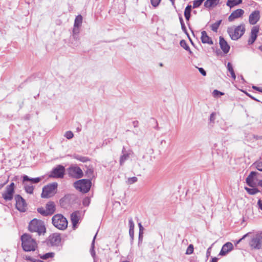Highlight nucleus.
I'll return each instance as SVG.
<instances>
[{
	"label": "nucleus",
	"instance_id": "nucleus-30",
	"mask_svg": "<svg viewBox=\"0 0 262 262\" xmlns=\"http://www.w3.org/2000/svg\"><path fill=\"white\" fill-rule=\"evenodd\" d=\"M222 20H219L211 26V30L214 32H217V29L221 24Z\"/></svg>",
	"mask_w": 262,
	"mask_h": 262
},
{
	"label": "nucleus",
	"instance_id": "nucleus-52",
	"mask_svg": "<svg viewBox=\"0 0 262 262\" xmlns=\"http://www.w3.org/2000/svg\"><path fill=\"white\" fill-rule=\"evenodd\" d=\"M257 205L258 206V207L262 210V200H259L257 202Z\"/></svg>",
	"mask_w": 262,
	"mask_h": 262
},
{
	"label": "nucleus",
	"instance_id": "nucleus-63",
	"mask_svg": "<svg viewBox=\"0 0 262 262\" xmlns=\"http://www.w3.org/2000/svg\"><path fill=\"white\" fill-rule=\"evenodd\" d=\"M259 49L261 50L262 51V46L259 47Z\"/></svg>",
	"mask_w": 262,
	"mask_h": 262
},
{
	"label": "nucleus",
	"instance_id": "nucleus-49",
	"mask_svg": "<svg viewBox=\"0 0 262 262\" xmlns=\"http://www.w3.org/2000/svg\"><path fill=\"white\" fill-rule=\"evenodd\" d=\"M198 70L199 71V72L203 75V76H206V71L204 70V69L202 68H198Z\"/></svg>",
	"mask_w": 262,
	"mask_h": 262
},
{
	"label": "nucleus",
	"instance_id": "nucleus-53",
	"mask_svg": "<svg viewBox=\"0 0 262 262\" xmlns=\"http://www.w3.org/2000/svg\"><path fill=\"white\" fill-rule=\"evenodd\" d=\"M181 28H182V30H183L184 32L186 33V30H186V27H185V26L184 23H182V24H181Z\"/></svg>",
	"mask_w": 262,
	"mask_h": 262
},
{
	"label": "nucleus",
	"instance_id": "nucleus-10",
	"mask_svg": "<svg viewBox=\"0 0 262 262\" xmlns=\"http://www.w3.org/2000/svg\"><path fill=\"white\" fill-rule=\"evenodd\" d=\"M68 172L69 175L74 178L79 179L83 176L82 170L78 166H71Z\"/></svg>",
	"mask_w": 262,
	"mask_h": 262
},
{
	"label": "nucleus",
	"instance_id": "nucleus-35",
	"mask_svg": "<svg viewBox=\"0 0 262 262\" xmlns=\"http://www.w3.org/2000/svg\"><path fill=\"white\" fill-rule=\"evenodd\" d=\"M37 211L39 213H40L41 215H42L43 216L50 215L49 214H48V212L47 211L46 208H44L43 207L38 208L37 209Z\"/></svg>",
	"mask_w": 262,
	"mask_h": 262
},
{
	"label": "nucleus",
	"instance_id": "nucleus-58",
	"mask_svg": "<svg viewBox=\"0 0 262 262\" xmlns=\"http://www.w3.org/2000/svg\"><path fill=\"white\" fill-rule=\"evenodd\" d=\"M211 249V247H209L207 251V256H208L210 255V250Z\"/></svg>",
	"mask_w": 262,
	"mask_h": 262
},
{
	"label": "nucleus",
	"instance_id": "nucleus-6",
	"mask_svg": "<svg viewBox=\"0 0 262 262\" xmlns=\"http://www.w3.org/2000/svg\"><path fill=\"white\" fill-rule=\"evenodd\" d=\"M74 186L79 191L86 193L90 189L91 181L86 179L79 180L74 183Z\"/></svg>",
	"mask_w": 262,
	"mask_h": 262
},
{
	"label": "nucleus",
	"instance_id": "nucleus-43",
	"mask_svg": "<svg viewBox=\"0 0 262 262\" xmlns=\"http://www.w3.org/2000/svg\"><path fill=\"white\" fill-rule=\"evenodd\" d=\"M152 6L157 7L160 4L161 0H150Z\"/></svg>",
	"mask_w": 262,
	"mask_h": 262
},
{
	"label": "nucleus",
	"instance_id": "nucleus-36",
	"mask_svg": "<svg viewBox=\"0 0 262 262\" xmlns=\"http://www.w3.org/2000/svg\"><path fill=\"white\" fill-rule=\"evenodd\" d=\"M137 181H138L137 178L136 177H133L132 178H128L127 180L126 181V182L128 185H132V184L136 183V182H137Z\"/></svg>",
	"mask_w": 262,
	"mask_h": 262
},
{
	"label": "nucleus",
	"instance_id": "nucleus-54",
	"mask_svg": "<svg viewBox=\"0 0 262 262\" xmlns=\"http://www.w3.org/2000/svg\"><path fill=\"white\" fill-rule=\"evenodd\" d=\"M256 186H258L260 188H261V191H262V180L258 181V182H257V183L256 184Z\"/></svg>",
	"mask_w": 262,
	"mask_h": 262
},
{
	"label": "nucleus",
	"instance_id": "nucleus-46",
	"mask_svg": "<svg viewBox=\"0 0 262 262\" xmlns=\"http://www.w3.org/2000/svg\"><path fill=\"white\" fill-rule=\"evenodd\" d=\"M256 37H256L255 36H252L251 35L250 37L248 40V43L250 45L252 44L256 40Z\"/></svg>",
	"mask_w": 262,
	"mask_h": 262
},
{
	"label": "nucleus",
	"instance_id": "nucleus-32",
	"mask_svg": "<svg viewBox=\"0 0 262 262\" xmlns=\"http://www.w3.org/2000/svg\"><path fill=\"white\" fill-rule=\"evenodd\" d=\"M129 158V154H123L120 158V164L122 165L125 161Z\"/></svg>",
	"mask_w": 262,
	"mask_h": 262
},
{
	"label": "nucleus",
	"instance_id": "nucleus-47",
	"mask_svg": "<svg viewBox=\"0 0 262 262\" xmlns=\"http://www.w3.org/2000/svg\"><path fill=\"white\" fill-rule=\"evenodd\" d=\"M256 167L259 171H262V162L256 163Z\"/></svg>",
	"mask_w": 262,
	"mask_h": 262
},
{
	"label": "nucleus",
	"instance_id": "nucleus-14",
	"mask_svg": "<svg viewBox=\"0 0 262 262\" xmlns=\"http://www.w3.org/2000/svg\"><path fill=\"white\" fill-rule=\"evenodd\" d=\"M260 18V12L258 10H255L249 15V22L251 25H255Z\"/></svg>",
	"mask_w": 262,
	"mask_h": 262
},
{
	"label": "nucleus",
	"instance_id": "nucleus-22",
	"mask_svg": "<svg viewBox=\"0 0 262 262\" xmlns=\"http://www.w3.org/2000/svg\"><path fill=\"white\" fill-rule=\"evenodd\" d=\"M242 0H227L226 5L230 8H232L242 4Z\"/></svg>",
	"mask_w": 262,
	"mask_h": 262
},
{
	"label": "nucleus",
	"instance_id": "nucleus-44",
	"mask_svg": "<svg viewBox=\"0 0 262 262\" xmlns=\"http://www.w3.org/2000/svg\"><path fill=\"white\" fill-rule=\"evenodd\" d=\"M128 225H129V229L134 230L135 224H134V223L133 222L132 218H131V217L129 219Z\"/></svg>",
	"mask_w": 262,
	"mask_h": 262
},
{
	"label": "nucleus",
	"instance_id": "nucleus-16",
	"mask_svg": "<svg viewBox=\"0 0 262 262\" xmlns=\"http://www.w3.org/2000/svg\"><path fill=\"white\" fill-rule=\"evenodd\" d=\"M219 43L223 52L225 54L228 53L230 50V46L228 44L227 42L222 36L220 37Z\"/></svg>",
	"mask_w": 262,
	"mask_h": 262
},
{
	"label": "nucleus",
	"instance_id": "nucleus-31",
	"mask_svg": "<svg viewBox=\"0 0 262 262\" xmlns=\"http://www.w3.org/2000/svg\"><path fill=\"white\" fill-rule=\"evenodd\" d=\"M74 158L82 162H86L89 161V159L87 157L79 155L74 156Z\"/></svg>",
	"mask_w": 262,
	"mask_h": 262
},
{
	"label": "nucleus",
	"instance_id": "nucleus-42",
	"mask_svg": "<svg viewBox=\"0 0 262 262\" xmlns=\"http://www.w3.org/2000/svg\"><path fill=\"white\" fill-rule=\"evenodd\" d=\"M86 174L88 177H93V170L91 168H89L86 171Z\"/></svg>",
	"mask_w": 262,
	"mask_h": 262
},
{
	"label": "nucleus",
	"instance_id": "nucleus-50",
	"mask_svg": "<svg viewBox=\"0 0 262 262\" xmlns=\"http://www.w3.org/2000/svg\"><path fill=\"white\" fill-rule=\"evenodd\" d=\"M138 226H139V229H140V232H139V238H140V236H141V233H142V231L143 230V226H142V225H141V223H139L138 224Z\"/></svg>",
	"mask_w": 262,
	"mask_h": 262
},
{
	"label": "nucleus",
	"instance_id": "nucleus-57",
	"mask_svg": "<svg viewBox=\"0 0 262 262\" xmlns=\"http://www.w3.org/2000/svg\"><path fill=\"white\" fill-rule=\"evenodd\" d=\"M218 260V258L216 257H213L212 259L211 262H217Z\"/></svg>",
	"mask_w": 262,
	"mask_h": 262
},
{
	"label": "nucleus",
	"instance_id": "nucleus-20",
	"mask_svg": "<svg viewBox=\"0 0 262 262\" xmlns=\"http://www.w3.org/2000/svg\"><path fill=\"white\" fill-rule=\"evenodd\" d=\"M202 42L204 43H208L209 45H212L213 41L212 39L209 37L206 31H203L201 32V37Z\"/></svg>",
	"mask_w": 262,
	"mask_h": 262
},
{
	"label": "nucleus",
	"instance_id": "nucleus-39",
	"mask_svg": "<svg viewBox=\"0 0 262 262\" xmlns=\"http://www.w3.org/2000/svg\"><path fill=\"white\" fill-rule=\"evenodd\" d=\"M54 254L53 253H48L43 255L41 256L40 257L43 259H47L50 257H53L54 256Z\"/></svg>",
	"mask_w": 262,
	"mask_h": 262
},
{
	"label": "nucleus",
	"instance_id": "nucleus-5",
	"mask_svg": "<svg viewBox=\"0 0 262 262\" xmlns=\"http://www.w3.org/2000/svg\"><path fill=\"white\" fill-rule=\"evenodd\" d=\"M58 184L56 182L50 183L42 188L41 196L42 198H49L53 196L57 192Z\"/></svg>",
	"mask_w": 262,
	"mask_h": 262
},
{
	"label": "nucleus",
	"instance_id": "nucleus-34",
	"mask_svg": "<svg viewBox=\"0 0 262 262\" xmlns=\"http://www.w3.org/2000/svg\"><path fill=\"white\" fill-rule=\"evenodd\" d=\"M259 32V27L258 26H254L252 27L251 32V35L252 36H255L257 37V34Z\"/></svg>",
	"mask_w": 262,
	"mask_h": 262
},
{
	"label": "nucleus",
	"instance_id": "nucleus-62",
	"mask_svg": "<svg viewBox=\"0 0 262 262\" xmlns=\"http://www.w3.org/2000/svg\"><path fill=\"white\" fill-rule=\"evenodd\" d=\"M33 262H42V261H40V260H34Z\"/></svg>",
	"mask_w": 262,
	"mask_h": 262
},
{
	"label": "nucleus",
	"instance_id": "nucleus-48",
	"mask_svg": "<svg viewBox=\"0 0 262 262\" xmlns=\"http://www.w3.org/2000/svg\"><path fill=\"white\" fill-rule=\"evenodd\" d=\"M90 201L88 198H85L83 201V204L84 206H88L90 204Z\"/></svg>",
	"mask_w": 262,
	"mask_h": 262
},
{
	"label": "nucleus",
	"instance_id": "nucleus-4",
	"mask_svg": "<svg viewBox=\"0 0 262 262\" xmlns=\"http://www.w3.org/2000/svg\"><path fill=\"white\" fill-rule=\"evenodd\" d=\"M52 221L53 225L59 230H65L68 227V221L66 218L61 214L54 215Z\"/></svg>",
	"mask_w": 262,
	"mask_h": 262
},
{
	"label": "nucleus",
	"instance_id": "nucleus-13",
	"mask_svg": "<svg viewBox=\"0 0 262 262\" xmlns=\"http://www.w3.org/2000/svg\"><path fill=\"white\" fill-rule=\"evenodd\" d=\"M245 13L244 10L237 9L233 11L228 17V20L230 22L233 21L235 19L242 18Z\"/></svg>",
	"mask_w": 262,
	"mask_h": 262
},
{
	"label": "nucleus",
	"instance_id": "nucleus-26",
	"mask_svg": "<svg viewBox=\"0 0 262 262\" xmlns=\"http://www.w3.org/2000/svg\"><path fill=\"white\" fill-rule=\"evenodd\" d=\"M82 23V17L81 15H78L76 16L74 26L75 27H80Z\"/></svg>",
	"mask_w": 262,
	"mask_h": 262
},
{
	"label": "nucleus",
	"instance_id": "nucleus-37",
	"mask_svg": "<svg viewBox=\"0 0 262 262\" xmlns=\"http://www.w3.org/2000/svg\"><path fill=\"white\" fill-rule=\"evenodd\" d=\"M96 235H97V233L95 234V236L94 237L92 243L91 249L90 250L91 254L93 257H94V256L95 255V252L94 251V244H95V239L96 238Z\"/></svg>",
	"mask_w": 262,
	"mask_h": 262
},
{
	"label": "nucleus",
	"instance_id": "nucleus-27",
	"mask_svg": "<svg viewBox=\"0 0 262 262\" xmlns=\"http://www.w3.org/2000/svg\"><path fill=\"white\" fill-rule=\"evenodd\" d=\"M245 189L247 191V192L249 194H251V195L255 194L260 191V190H259L258 189H257L255 187H252V188H249L248 187H245Z\"/></svg>",
	"mask_w": 262,
	"mask_h": 262
},
{
	"label": "nucleus",
	"instance_id": "nucleus-55",
	"mask_svg": "<svg viewBox=\"0 0 262 262\" xmlns=\"http://www.w3.org/2000/svg\"><path fill=\"white\" fill-rule=\"evenodd\" d=\"M129 234L132 238H133L134 237V230H129Z\"/></svg>",
	"mask_w": 262,
	"mask_h": 262
},
{
	"label": "nucleus",
	"instance_id": "nucleus-7",
	"mask_svg": "<svg viewBox=\"0 0 262 262\" xmlns=\"http://www.w3.org/2000/svg\"><path fill=\"white\" fill-rule=\"evenodd\" d=\"M65 168L60 165L54 168L51 171L50 177L55 178H62L64 174Z\"/></svg>",
	"mask_w": 262,
	"mask_h": 262
},
{
	"label": "nucleus",
	"instance_id": "nucleus-64",
	"mask_svg": "<svg viewBox=\"0 0 262 262\" xmlns=\"http://www.w3.org/2000/svg\"><path fill=\"white\" fill-rule=\"evenodd\" d=\"M172 3H174V0H170Z\"/></svg>",
	"mask_w": 262,
	"mask_h": 262
},
{
	"label": "nucleus",
	"instance_id": "nucleus-41",
	"mask_svg": "<svg viewBox=\"0 0 262 262\" xmlns=\"http://www.w3.org/2000/svg\"><path fill=\"white\" fill-rule=\"evenodd\" d=\"M64 137L67 138L68 139H72L74 135L73 133L71 131H67L64 134Z\"/></svg>",
	"mask_w": 262,
	"mask_h": 262
},
{
	"label": "nucleus",
	"instance_id": "nucleus-51",
	"mask_svg": "<svg viewBox=\"0 0 262 262\" xmlns=\"http://www.w3.org/2000/svg\"><path fill=\"white\" fill-rule=\"evenodd\" d=\"M252 88L254 89V90H255L257 91H259L260 92H261L262 93V88H260V87H257L256 86H252Z\"/></svg>",
	"mask_w": 262,
	"mask_h": 262
},
{
	"label": "nucleus",
	"instance_id": "nucleus-25",
	"mask_svg": "<svg viewBox=\"0 0 262 262\" xmlns=\"http://www.w3.org/2000/svg\"><path fill=\"white\" fill-rule=\"evenodd\" d=\"M191 8L192 7L191 5H188L185 9L184 16L187 20H189L190 17V12L191 11Z\"/></svg>",
	"mask_w": 262,
	"mask_h": 262
},
{
	"label": "nucleus",
	"instance_id": "nucleus-8",
	"mask_svg": "<svg viewBox=\"0 0 262 262\" xmlns=\"http://www.w3.org/2000/svg\"><path fill=\"white\" fill-rule=\"evenodd\" d=\"M16 208L20 212L26 211L27 205L25 200L19 195L15 196Z\"/></svg>",
	"mask_w": 262,
	"mask_h": 262
},
{
	"label": "nucleus",
	"instance_id": "nucleus-45",
	"mask_svg": "<svg viewBox=\"0 0 262 262\" xmlns=\"http://www.w3.org/2000/svg\"><path fill=\"white\" fill-rule=\"evenodd\" d=\"M212 94L214 97H217L219 95H223L224 93L216 90H215L213 91Z\"/></svg>",
	"mask_w": 262,
	"mask_h": 262
},
{
	"label": "nucleus",
	"instance_id": "nucleus-3",
	"mask_svg": "<svg viewBox=\"0 0 262 262\" xmlns=\"http://www.w3.org/2000/svg\"><path fill=\"white\" fill-rule=\"evenodd\" d=\"M29 229L31 232H37L39 235L46 232V228L43 222L36 219L30 222Z\"/></svg>",
	"mask_w": 262,
	"mask_h": 262
},
{
	"label": "nucleus",
	"instance_id": "nucleus-61",
	"mask_svg": "<svg viewBox=\"0 0 262 262\" xmlns=\"http://www.w3.org/2000/svg\"><path fill=\"white\" fill-rule=\"evenodd\" d=\"M246 236V235H244L242 238L239 239L237 242L236 244H238L239 242H241V241L244 238V237Z\"/></svg>",
	"mask_w": 262,
	"mask_h": 262
},
{
	"label": "nucleus",
	"instance_id": "nucleus-21",
	"mask_svg": "<svg viewBox=\"0 0 262 262\" xmlns=\"http://www.w3.org/2000/svg\"><path fill=\"white\" fill-rule=\"evenodd\" d=\"M46 209L49 215L52 214L55 210V206L53 202H50L46 205Z\"/></svg>",
	"mask_w": 262,
	"mask_h": 262
},
{
	"label": "nucleus",
	"instance_id": "nucleus-40",
	"mask_svg": "<svg viewBox=\"0 0 262 262\" xmlns=\"http://www.w3.org/2000/svg\"><path fill=\"white\" fill-rule=\"evenodd\" d=\"M193 246L192 244H190L189 245V246L188 247V248L186 250V254L187 255H189V254H192L193 253Z\"/></svg>",
	"mask_w": 262,
	"mask_h": 262
},
{
	"label": "nucleus",
	"instance_id": "nucleus-24",
	"mask_svg": "<svg viewBox=\"0 0 262 262\" xmlns=\"http://www.w3.org/2000/svg\"><path fill=\"white\" fill-rule=\"evenodd\" d=\"M24 185L25 190L27 193L30 194L33 193L34 187L31 184L27 181H24Z\"/></svg>",
	"mask_w": 262,
	"mask_h": 262
},
{
	"label": "nucleus",
	"instance_id": "nucleus-60",
	"mask_svg": "<svg viewBox=\"0 0 262 262\" xmlns=\"http://www.w3.org/2000/svg\"><path fill=\"white\" fill-rule=\"evenodd\" d=\"M179 19H180V21L181 24H182V23H184L183 19L181 16L179 17Z\"/></svg>",
	"mask_w": 262,
	"mask_h": 262
},
{
	"label": "nucleus",
	"instance_id": "nucleus-19",
	"mask_svg": "<svg viewBox=\"0 0 262 262\" xmlns=\"http://www.w3.org/2000/svg\"><path fill=\"white\" fill-rule=\"evenodd\" d=\"M49 241L52 245H57L60 242V236L58 234H53L50 236Z\"/></svg>",
	"mask_w": 262,
	"mask_h": 262
},
{
	"label": "nucleus",
	"instance_id": "nucleus-11",
	"mask_svg": "<svg viewBox=\"0 0 262 262\" xmlns=\"http://www.w3.org/2000/svg\"><path fill=\"white\" fill-rule=\"evenodd\" d=\"M14 193V183H12L10 185L7 186L6 190L3 193V198L6 201L11 200L13 198Z\"/></svg>",
	"mask_w": 262,
	"mask_h": 262
},
{
	"label": "nucleus",
	"instance_id": "nucleus-23",
	"mask_svg": "<svg viewBox=\"0 0 262 262\" xmlns=\"http://www.w3.org/2000/svg\"><path fill=\"white\" fill-rule=\"evenodd\" d=\"M40 178H35L30 179L27 176H24L23 177V181H27L30 184H36L39 183L41 181Z\"/></svg>",
	"mask_w": 262,
	"mask_h": 262
},
{
	"label": "nucleus",
	"instance_id": "nucleus-9",
	"mask_svg": "<svg viewBox=\"0 0 262 262\" xmlns=\"http://www.w3.org/2000/svg\"><path fill=\"white\" fill-rule=\"evenodd\" d=\"M250 245L251 247L256 249H259L262 247V233L257 234L253 237L250 242Z\"/></svg>",
	"mask_w": 262,
	"mask_h": 262
},
{
	"label": "nucleus",
	"instance_id": "nucleus-38",
	"mask_svg": "<svg viewBox=\"0 0 262 262\" xmlns=\"http://www.w3.org/2000/svg\"><path fill=\"white\" fill-rule=\"evenodd\" d=\"M204 0H195L193 3V8H196L199 7L203 2Z\"/></svg>",
	"mask_w": 262,
	"mask_h": 262
},
{
	"label": "nucleus",
	"instance_id": "nucleus-15",
	"mask_svg": "<svg viewBox=\"0 0 262 262\" xmlns=\"http://www.w3.org/2000/svg\"><path fill=\"white\" fill-rule=\"evenodd\" d=\"M233 247V245L231 243L227 242L223 246L219 255L221 256L226 255L229 252L232 250Z\"/></svg>",
	"mask_w": 262,
	"mask_h": 262
},
{
	"label": "nucleus",
	"instance_id": "nucleus-33",
	"mask_svg": "<svg viewBox=\"0 0 262 262\" xmlns=\"http://www.w3.org/2000/svg\"><path fill=\"white\" fill-rule=\"evenodd\" d=\"M180 44V46L182 48H183L184 49H185L187 51H189L190 52H191V51L190 50V48L185 40H181Z\"/></svg>",
	"mask_w": 262,
	"mask_h": 262
},
{
	"label": "nucleus",
	"instance_id": "nucleus-18",
	"mask_svg": "<svg viewBox=\"0 0 262 262\" xmlns=\"http://www.w3.org/2000/svg\"><path fill=\"white\" fill-rule=\"evenodd\" d=\"M220 0H207L204 3V7L208 9H211L216 7L220 2Z\"/></svg>",
	"mask_w": 262,
	"mask_h": 262
},
{
	"label": "nucleus",
	"instance_id": "nucleus-1",
	"mask_svg": "<svg viewBox=\"0 0 262 262\" xmlns=\"http://www.w3.org/2000/svg\"><path fill=\"white\" fill-rule=\"evenodd\" d=\"M245 32V26L242 24L237 26H232L227 29V32L231 39L236 40L240 38Z\"/></svg>",
	"mask_w": 262,
	"mask_h": 262
},
{
	"label": "nucleus",
	"instance_id": "nucleus-56",
	"mask_svg": "<svg viewBox=\"0 0 262 262\" xmlns=\"http://www.w3.org/2000/svg\"><path fill=\"white\" fill-rule=\"evenodd\" d=\"M214 119V113H212L210 115V120L211 121H213Z\"/></svg>",
	"mask_w": 262,
	"mask_h": 262
},
{
	"label": "nucleus",
	"instance_id": "nucleus-2",
	"mask_svg": "<svg viewBox=\"0 0 262 262\" xmlns=\"http://www.w3.org/2000/svg\"><path fill=\"white\" fill-rule=\"evenodd\" d=\"M22 247L26 251H35L37 247L36 241L28 234L21 236Z\"/></svg>",
	"mask_w": 262,
	"mask_h": 262
},
{
	"label": "nucleus",
	"instance_id": "nucleus-17",
	"mask_svg": "<svg viewBox=\"0 0 262 262\" xmlns=\"http://www.w3.org/2000/svg\"><path fill=\"white\" fill-rule=\"evenodd\" d=\"M79 212L75 211L72 213L71 215V220L74 229L76 228L77 224L79 220Z\"/></svg>",
	"mask_w": 262,
	"mask_h": 262
},
{
	"label": "nucleus",
	"instance_id": "nucleus-28",
	"mask_svg": "<svg viewBox=\"0 0 262 262\" xmlns=\"http://www.w3.org/2000/svg\"><path fill=\"white\" fill-rule=\"evenodd\" d=\"M227 69L231 74V77L235 80L236 78V75L234 72L233 67L230 62H228L227 64Z\"/></svg>",
	"mask_w": 262,
	"mask_h": 262
},
{
	"label": "nucleus",
	"instance_id": "nucleus-29",
	"mask_svg": "<svg viewBox=\"0 0 262 262\" xmlns=\"http://www.w3.org/2000/svg\"><path fill=\"white\" fill-rule=\"evenodd\" d=\"M79 27H75L74 26L73 29V37L74 39L76 40H79L78 34L79 33Z\"/></svg>",
	"mask_w": 262,
	"mask_h": 262
},
{
	"label": "nucleus",
	"instance_id": "nucleus-12",
	"mask_svg": "<svg viewBox=\"0 0 262 262\" xmlns=\"http://www.w3.org/2000/svg\"><path fill=\"white\" fill-rule=\"evenodd\" d=\"M258 174L257 172L255 171H251L248 177L246 178V183L251 187H256V176Z\"/></svg>",
	"mask_w": 262,
	"mask_h": 262
},
{
	"label": "nucleus",
	"instance_id": "nucleus-59",
	"mask_svg": "<svg viewBox=\"0 0 262 262\" xmlns=\"http://www.w3.org/2000/svg\"><path fill=\"white\" fill-rule=\"evenodd\" d=\"M247 95H248L249 97H250V98H251L252 99H254L255 100H256V101H258L257 100H256L255 98L253 97L252 96V95H249V94L247 93Z\"/></svg>",
	"mask_w": 262,
	"mask_h": 262
}]
</instances>
